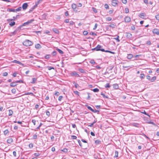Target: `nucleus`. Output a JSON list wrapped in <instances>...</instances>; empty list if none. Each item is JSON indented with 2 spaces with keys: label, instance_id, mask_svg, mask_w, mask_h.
<instances>
[{
  "label": "nucleus",
  "instance_id": "obj_9",
  "mask_svg": "<svg viewBox=\"0 0 159 159\" xmlns=\"http://www.w3.org/2000/svg\"><path fill=\"white\" fill-rule=\"evenodd\" d=\"M101 48V46L99 45H98L97 46L96 48H95V50L96 51H99L100 50Z\"/></svg>",
  "mask_w": 159,
  "mask_h": 159
},
{
  "label": "nucleus",
  "instance_id": "obj_12",
  "mask_svg": "<svg viewBox=\"0 0 159 159\" xmlns=\"http://www.w3.org/2000/svg\"><path fill=\"white\" fill-rule=\"evenodd\" d=\"M76 6H77L76 4L74 3L72 4L71 5V7L74 11H75V9H76Z\"/></svg>",
  "mask_w": 159,
  "mask_h": 159
},
{
  "label": "nucleus",
  "instance_id": "obj_13",
  "mask_svg": "<svg viewBox=\"0 0 159 159\" xmlns=\"http://www.w3.org/2000/svg\"><path fill=\"white\" fill-rule=\"evenodd\" d=\"M146 16V14L144 13H141L139 15V16L141 18H143Z\"/></svg>",
  "mask_w": 159,
  "mask_h": 159
},
{
  "label": "nucleus",
  "instance_id": "obj_15",
  "mask_svg": "<svg viewBox=\"0 0 159 159\" xmlns=\"http://www.w3.org/2000/svg\"><path fill=\"white\" fill-rule=\"evenodd\" d=\"M7 142L8 143H11L13 142V140L11 138H10L7 139Z\"/></svg>",
  "mask_w": 159,
  "mask_h": 159
},
{
  "label": "nucleus",
  "instance_id": "obj_2",
  "mask_svg": "<svg viewBox=\"0 0 159 159\" xmlns=\"http://www.w3.org/2000/svg\"><path fill=\"white\" fill-rule=\"evenodd\" d=\"M118 1L117 0H112L111 1L112 5L114 6H116L117 5Z\"/></svg>",
  "mask_w": 159,
  "mask_h": 159
},
{
  "label": "nucleus",
  "instance_id": "obj_31",
  "mask_svg": "<svg viewBox=\"0 0 159 159\" xmlns=\"http://www.w3.org/2000/svg\"><path fill=\"white\" fill-rule=\"evenodd\" d=\"M119 35H117V37L116 38H114V39L116 40L118 42H119L120 41V40L119 39Z\"/></svg>",
  "mask_w": 159,
  "mask_h": 159
},
{
  "label": "nucleus",
  "instance_id": "obj_48",
  "mask_svg": "<svg viewBox=\"0 0 159 159\" xmlns=\"http://www.w3.org/2000/svg\"><path fill=\"white\" fill-rule=\"evenodd\" d=\"M90 63L92 64H94L95 63V62L94 61V60H91L90 61Z\"/></svg>",
  "mask_w": 159,
  "mask_h": 159
},
{
  "label": "nucleus",
  "instance_id": "obj_44",
  "mask_svg": "<svg viewBox=\"0 0 159 159\" xmlns=\"http://www.w3.org/2000/svg\"><path fill=\"white\" fill-rule=\"evenodd\" d=\"M34 155L36 157H38L40 155V154L39 153H34Z\"/></svg>",
  "mask_w": 159,
  "mask_h": 159
},
{
  "label": "nucleus",
  "instance_id": "obj_4",
  "mask_svg": "<svg viewBox=\"0 0 159 159\" xmlns=\"http://www.w3.org/2000/svg\"><path fill=\"white\" fill-rule=\"evenodd\" d=\"M34 20V19H32L31 20H29V21H27V22L24 23V24H23V25L25 26L26 25H28L32 23Z\"/></svg>",
  "mask_w": 159,
  "mask_h": 159
},
{
  "label": "nucleus",
  "instance_id": "obj_58",
  "mask_svg": "<svg viewBox=\"0 0 159 159\" xmlns=\"http://www.w3.org/2000/svg\"><path fill=\"white\" fill-rule=\"evenodd\" d=\"M107 9L109 8V6L107 4H106L104 6Z\"/></svg>",
  "mask_w": 159,
  "mask_h": 159
},
{
  "label": "nucleus",
  "instance_id": "obj_19",
  "mask_svg": "<svg viewBox=\"0 0 159 159\" xmlns=\"http://www.w3.org/2000/svg\"><path fill=\"white\" fill-rule=\"evenodd\" d=\"M37 80V79L35 78H33L32 79V81L31 82V83L34 84L35 83V81Z\"/></svg>",
  "mask_w": 159,
  "mask_h": 159
},
{
  "label": "nucleus",
  "instance_id": "obj_38",
  "mask_svg": "<svg viewBox=\"0 0 159 159\" xmlns=\"http://www.w3.org/2000/svg\"><path fill=\"white\" fill-rule=\"evenodd\" d=\"M155 18L156 20L159 21V14L156 15Z\"/></svg>",
  "mask_w": 159,
  "mask_h": 159
},
{
  "label": "nucleus",
  "instance_id": "obj_3",
  "mask_svg": "<svg viewBox=\"0 0 159 159\" xmlns=\"http://www.w3.org/2000/svg\"><path fill=\"white\" fill-rule=\"evenodd\" d=\"M71 75L72 76H74L75 77H80V75L77 74L75 71H73L71 73Z\"/></svg>",
  "mask_w": 159,
  "mask_h": 159
},
{
  "label": "nucleus",
  "instance_id": "obj_21",
  "mask_svg": "<svg viewBox=\"0 0 159 159\" xmlns=\"http://www.w3.org/2000/svg\"><path fill=\"white\" fill-rule=\"evenodd\" d=\"M16 85H17V84H16V83H14V82H12L11 83V84H10V86L11 87H15V86H16Z\"/></svg>",
  "mask_w": 159,
  "mask_h": 159
},
{
  "label": "nucleus",
  "instance_id": "obj_22",
  "mask_svg": "<svg viewBox=\"0 0 159 159\" xmlns=\"http://www.w3.org/2000/svg\"><path fill=\"white\" fill-rule=\"evenodd\" d=\"M116 25L114 24H111L109 25V27L112 28H115L116 27Z\"/></svg>",
  "mask_w": 159,
  "mask_h": 159
},
{
  "label": "nucleus",
  "instance_id": "obj_5",
  "mask_svg": "<svg viewBox=\"0 0 159 159\" xmlns=\"http://www.w3.org/2000/svg\"><path fill=\"white\" fill-rule=\"evenodd\" d=\"M12 62L14 63L19 64V65H22L23 66H25L24 64H23L21 63L19 61H18L17 60H14L13 61H12Z\"/></svg>",
  "mask_w": 159,
  "mask_h": 159
},
{
  "label": "nucleus",
  "instance_id": "obj_53",
  "mask_svg": "<svg viewBox=\"0 0 159 159\" xmlns=\"http://www.w3.org/2000/svg\"><path fill=\"white\" fill-rule=\"evenodd\" d=\"M48 70H50L52 69H54V68L53 67H51V66H48Z\"/></svg>",
  "mask_w": 159,
  "mask_h": 159
},
{
  "label": "nucleus",
  "instance_id": "obj_11",
  "mask_svg": "<svg viewBox=\"0 0 159 159\" xmlns=\"http://www.w3.org/2000/svg\"><path fill=\"white\" fill-rule=\"evenodd\" d=\"M126 37L128 38H131L132 37V34H131L130 33H126Z\"/></svg>",
  "mask_w": 159,
  "mask_h": 159
},
{
  "label": "nucleus",
  "instance_id": "obj_60",
  "mask_svg": "<svg viewBox=\"0 0 159 159\" xmlns=\"http://www.w3.org/2000/svg\"><path fill=\"white\" fill-rule=\"evenodd\" d=\"M101 95H102L103 96V97L104 98H107V97L103 93H101Z\"/></svg>",
  "mask_w": 159,
  "mask_h": 159
},
{
  "label": "nucleus",
  "instance_id": "obj_34",
  "mask_svg": "<svg viewBox=\"0 0 159 159\" xmlns=\"http://www.w3.org/2000/svg\"><path fill=\"white\" fill-rule=\"evenodd\" d=\"M9 133L8 130L6 129L4 131V134L5 135H6Z\"/></svg>",
  "mask_w": 159,
  "mask_h": 159
},
{
  "label": "nucleus",
  "instance_id": "obj_35",
  "mask_svg": "<svg viewBox=\"0 0 159 159\" xmlns=\"http://www.w3.org/2000/svg\"><path fill=\"white\" fill-rule=\"evenodd\" d=\"M9 11L10 12H16L15 9L12 8L10 9H9Z\"/></svg>",
  "mask_w": 159,
  "mask_h": 159
},
{
  "label": "nucleus",
  "instance_id": "obj_37",
  "mask_svg": "<svg viewBox=\"0 0 159 159\" xmlns=\"http://www.w3.org/2000/svg\"><path fill=\"white\" fill-rule=\"evenodd\" d=\"M17 31L16 30L14 31L13 32L11 33V34L10 35L11 36L15 35Z\"/></svg>",
  "mask_w": 159,
  "mask_h": 159
},
{
  "label": "nucleus",
  "instance_id": "obj_54",
  "mask_svg": "<svg viewBox=\"0 0 159 159\" xmlns=\"http://www.w3.org/2000/svg\"><path fill=\"white\" fill-rule=\"evenodd\" d=\"M92 112L94 113H97V112H99V111L97 110H93V111H92Z\"/></svg>",
  "mask_w": 159,
  "mask_h": 159
},
{
  "label": "nucleus",
  "instance_id": "obj_32",
  "mask_svg": "<svg viewBox=\"0 0 159 159\" xmlns=\"http://www.w3.org/2000/svg\"><path fill=\"white\" fill-rule=\"evenodd\" d=\"M113 86L114 88L115 89H117L118 88V86L116 84H114L113 85Z\"/></svg>",
  "mask_w": 159,
  "mask_h": 159
},
{
  "label": "nucleus",
  "instance_id": "obj_59",
  "mask_svg": "<svg viewBox=\"0 0 159 159\" xmlns=\"http://www.w3.org/2000/svg\"><path fill=\"white\" fill-rule=\"evenodd\" d=\"M106 88H109L110 87V86L109 83H107L106 84L105 86Z\"/></svg>",
  "mask_w": 159,
  "mask_h": 159
},
{
  "label": "nucleus",
  "instance_id": "obj_36",
  "mask_svg": "<svg viewBox=\"0 0 159 159\" xmlns=\"http://www.w3.org/2000/svg\"><path fill=\"white\" fill-rule=\"evenodd\" d=\"M99 89L97 88L94 89H93V91L94 92H97L99 91Z\"/></svg>",
  "mask_w": 159,
  "mask_h": 159
},
{
  "label": "nucleus",
  "instance_id": "obj_23",
  "mask_svg": "<svg viewBox=\"0 0 159 159\" xmlns=\"http://www.w3.org/2000/svg\"><path fill=\"white\" fill-rule=\"evenodd\" d=\"M57 50L61 54H63V52L61 50L58 48H57Z\"/></svg>",
  "mask_w": 159,
  "mask_h": 159
},
{
  "label": "nucleus",
  "instance_id": "obj_20",
  "mask_svg": "<svg viewBox=\"0 0 159 159\" xmlns=\"http://www.w3.org/2000/svg\"><path fill=\"white\" fill-rule=\"evenodd\" d=\"M53 31L56 33L58 34L59 33V31L58 30L55 28H53Z\"/></svg>",
  "mask_w": 159,
  "mask_h": 159
},
{
  "label": "nucleus",
  "instance_id": "obj_52",
  "mask_svg": "<svg viewBox=\"0 0 159 159\" xmlns=\"http://www.w3.org/2000/svg\"><path fill=\"white\" fill-rule=\"evenodd\" d=\"M43 0H39L36 3L38 4L39 5V3L41 2Z\"/></svg>",
  "mask_w": 159,
  "mask_h": 159
},
{
  "label": "nucleus",
  "instance_id": "obj_18",
  "mask_svg": "<svg viewBox=\"0 0 159 159\" xmlns=\"http://www.w3.org/2000/svg\"><path fill=\"white\" fill-rule=\"evenodd\" d=\"M97 122L96 120H95L93 122L91 123L90 125H88V126L92 127L93 126V125Z\"/></svg>",
  "mask_w": 159,
  "mask_h": 159
},
{
  "label": "nucleus",
  "instance_id": "obj_26",
  "mask_svg": "<svg viewBox=\"0 0 159 159\" xmlns=\"http://www.w3.org/2000/svg\"><path fill=\"white\" fill-rule=\"evenodd\" d=\"M22 8L21 7H19L18 8L15 9L16 12L20 11L21 10Z\"/></svg>",
  "mask_w": 159,
  "mask_h": 159
},
{
  "label": "nucleus",
  "instance_id": "obj_49",
  "mask_svg": "<svg viewBox=\"0 0 159 159\" xmlns=\"http://www.w3.org/2000/svg\"><path fill=\"white\" fill-rule=\"evenodd\" d=\"M29 146L30 148H32L33 147V145L32 143H30Z\"/></svg>",
  "mask_w": 159,
  "mask_h": 159
},
{
  "label": "nucleus",
  "instance_id": "obj_42",
  "mask_svg": "<svg viewBox=\"0 0 159 159\" xmlns=\"http://www.w3.org/2000/svg\"><path fill=\"white\" fill-rule=\"evenodd\" d=\"M132 125L134 126L138 127L139 125V124L137 123H133L132 124Z\"/></svg>",
  "mask_w": 159,
  "mask_h": 159
},
{
  "label": "nucleus",
  "instance_id": "obj_25",
  "mask_svg": "<svg viewBox=\"0 0 159 159\" xmlns=\"http://www.w3.org/2000/svg\"><path fill=\"white\" fill-rule=\"evenodd\" d=\"M156 80V76H153L151 79V81L152 82H153L154 81Z\"/></svg>",
  "mask_w": 159,
  "mask_h": 159
},
{
  "label": "nucleus",
  "instance_id": "obj_16",
  "mask_svg": "<svg viewBox=\"0 0 159 159\" xmlns=\"http://www.w3.org/2000/svg\"><path fill=\"white\" fill-rule=\"evenodd\" d=\"M13 113V111L12 110H9V113H8L9 116H11L12 115Z\"/></svg>",
  "mask_w": 159,
  "mask_h": 159
},
{
  "label": "nucleus",
  "instance_id": "obj_6",
  "mask_svg": "<svg viewBox=\"0 0 159 159\" xmlns=\"http://www.w3.org/2000/svg\"><path fill=\"white\" fill-rule=\"evenodd\" d=\"M131 18L128 16H127L125 17L124 19V20L126 22H129L130 21Z\"/></svg>",
  "mask_w": 159,
  "mask_h": 159
},
{
  "label": "nucleus",
  "instance_id": "obj_40",
  "mask_svg": "<svg viewBox=\"0 0 159 159\" xmlns=\"http://www.w3.org/2000/svg\"><path fill=\"white\" fill-rule=\"evenodd\" d=\"M88 34V32L87 31H84V32H83V34L84 35H87Z\"/></svg>",
  "mask_w": 159,
  "mask_h": 159
},
{
  "label": "nucleus",
  "instance_id": "obj_57",
  "mask_svg": "<svg viewBox=\"0 0 159 159\" xmlns=\"http://www.w3.org/2000/svg\"><path fill=\"white\" fill-rule=\"evenodd\" d=\"M46 114L47 116H49L50 115V112H49V111H47L46 112Z\"/></svg>",
  "mask_w": 159,
  "mask_h": 159
},
{
  "label": "nucleus",
  "instance_id": "obj_46",
  "mask_svg": "<svg viewBox=\"0 0 159 159\" xmlns=\"http://www.w3.org/2000/svg\"><path fill=\"white\" fill-rule=\"evenodd\" d=\"M63 98V97L62 96H59L58 100L59 101H61Z\"/></svg>",
  "mask_w": 159,
  "mask_h": 159
},
{
  "label": "nucleus",
  "instance_id": "obj_39",
  "mask_svg": "<svg viewBox=\"0 0 159 159\" xmlns=\"http://www.w3.org/2000/svg\"><path fill=\"white\" fill-rule=\"evenodd\" d=\"M144 75L143 74H140V77L141 79H143L144 78Z\"/></svg>",
  "mask_w": 159,
  "mask_h": 159
},
{
  "label": "nucleus",
  "instance_id": "obj_24",
  "mask_svg": "<svg viewBox=\"0 0 159 159\" xmlns=\"http://www.w3.org/2000/svg\"><path fill=\"white\" fill-rule=\"evenodd\" d=\"M15 24V22L14 21L11 22L9 23V25L11 26H13Z\"/></svg>",
  "mask_w": 159,
  "mask_h": 159
},
{
  "label": "nucleus",
  "instance_id": "obj_27",
  "mask_svg": "<svg viewBox=\"0 0 159 159\" xmlns=\"http://www.w3.org/2000/svg\"><path fill=\"white\" fill-rule=\"evenodd\" d=\"M86 106L87 107L88 109L92 111H93V109L90 107L88 106L87 105H86Z\"/></svg>",
  "mask_w": 159,
  "mask_h": 159
},
{
  "label": "nucleus",
  "instance_id": "obj_7",
  "mask_svg": "<svg viewBox=\"0 0 159 159\" xmlns=\"http://www.w3.org/2000/svg\"><path fill=\"white\" fill-rule=\"evenodd\" d=\"M28 6V5L27 3H25L22 6V8L23 10H25L27 9Z\"/></svg>",
  "mask_w": 159,
  "mask_h": 159
},
{
  "label": "nucleus",
  "instance_id": "obj_33",
  "mask_svg": "<svg viewBox=\"0 0 159 159\" xmlns=\"http://www.w3.org/2000/svg\"><path fill=\"white\" fill-rule=\"evenodd\" d=\"M57 52L56 51H54L52 52V56H54L57 54Z\"/></svg>",
  "mask_w": 159,
  "mask_h": 159
},
{
  "label": "nucleus",
  "instance_id": "obj_1",
  "mask_svg": "<svg viewBox=\"0 0 159 159\" xmlns=\"http://www.w3.org/2000/svg\"><path fill=\"white\" fill-rule=\"evenodd\" d=\"M23 44L26 46H29L32 45L33 44V43L29 40H26L23 42Z\"/></svg>",
  "mask_w": 159,
  "mask_h": 159
},
{
  "label": "nucleus",
  "instance_id": "obj_28",
  "mask_svg": "<svg viewBox=\"0 0 159 159\" xmlns=\"http://www.w3.org/2000/svg\"><path fill=\"white\" fill-rule=\"evenodd\" d=\"M125 12L126 13H128L129 12V10L128 8H125Z\"/></svg>",
  "mask_w": 159,
  "mask_h": 159
},
{
  "label": "nucleus",
  "instance_id": "obj_64",
  "mask_svg": "<svg viewBox=\"0 0 159 159\" xmlns=\"http://www.w3.org/2000/svg\"><path fill=\"white\" fill-rule=\"evenodd\" d=\"M65 15L66 16H68L69 15L68 12L66 11L65 13Z\"/></svg>",
  "mask_w": 159,
  "mask_h": 159
},
{
  "label": "nucleus",
  "instance_id": "obj_47",
  "mask_svg": "<svg viewBox=\"0 0 159 159\" xmlns=\"http://www.w3.org/2000/svg\"><path fill=\"white\" fill-rule=\"evenodd\" d=\"M50 55H47L46 56H45V58L46 59H48V58H50Z\"/></svg>",
  "mask_w": 159,
  "mask_h": 159
},
{
  "label": "nucleus",
  "instance_id": "obj_45",
  "mask_svg": "<svg viewBox=\"0 0 159 159\" xmlns=\"http://www.w3.org/2000/svg\"><path fill=\"white\" fill-rule=\"evenodd\" d=\"M71 138L74 139H77V137L75 135H72L71 136Z\"/></svg>",
  "mask_w": 159,
  "mask_h": 159
},
{
  "label": "nucleus",
  "instance_id": "obj_51",
  "mask_svg": "<svg viewBox=\"0 0 159 159\" xmlns=\"http://www.w3.org/2000/svg\"><path fill=\"white\" fill-rule=\"evenodd\" d=\"M16 92V89H13L11 90V92L13 93H15Z\"/></svg>",
  "mask_w": 159,
  "mask_h": 159
},
{
  "label": "nucleus",
  "instance_id": "obj_8",
  "mask_svg": "<svg viewBox=\"0 0 159 159\" xmlns=\"http://www.w3.org/2000/svg\"><path fill=\"white\" fill-rule=\"evenodd\" d=\"M152 32L154 34L157 35L159 34V30L157 29H154L153 30Z\"/></svg>",
  "mask_w": 159,
  "mask_h": 159
},
{
  "label": "nucleus",
  "instance_id": "obj_29",
  "mask_svg": "<svg viewBox=\"0 0 159 159\" xmlns=\"http://www.w3.org/2000/svg\"><path fill=\"white\" fill-rule=\"evenodd\" d=\"M118 151H116L115 152V155L114 157H117L118 156Z\"/></svg>",
  "mask_w": 159,
  "mask_h": 159
},
{
  "label": "nucleus",
  "instance_id": "obj_30",
  "mask_svg": "<svg viewBox=\"0 0 159 159\" xmlns=\"http://www.w3.org/2000/svg\"><path fill=\"white\" fill-rule=\"evenodd\" d=\"M79 70L81 73H85V71H84V70L82 69H81V68L79 69Z\"/></svg>",
  "mask_w": 159,
  "mask_h": 159
},
{
  "label": "nucleus",
  "instance_id": "obj_62",
  "mask_svg": "<svg viewBox=\"0 0 159 159\" xmlns=\"http://www.w3.org/2000/svg\"><path fill=\"white\" fill-rule=\"evenodd\" d=\"M32 122L34 124V125H35L36 120H32Z\"/></svg>",
  "mask_w": 159,
  "mask_h": 159
},
{
  "label": "nucleus",
  "instance_id": "obj_41",
  "mask_svg": "<svg viewBox=\"0 0 159 159\" xmlns=\"http://www.w3.org/2000/svg\"><path fill=\"white\" fill-rule=\"evenodd\" d=\"M106 19L107 21H110L112 20V18L110 17H107L106 18Z\"/></svg>",
  "mask_w": 159,
  "mask_h": 159
},
{
  "label": "nucleus",
  "instance_id": "obj_56",
  "mask_svg": "<svg viewBox=\"0 0 159 159\" xmlns=\"http://www.w3.org/2000/svg\"><path fill=\"white\" fill-rule=\"evenodd\" d=\"M98 26V24H95V25L94 27L93 28V30H95L96 29L97 27Z\"/></svg>",
  "mask_w": 159,
  "mask_h": 159
},
{
  "label": "nucleus",
  "instance_id": "obj_63",
  "mask_svg": "<svg viewBox=\"0 0 159 159\" xmlns=\"http://www.w3.org/2000/svg\"><path fill=\"white\" fill-rule=\"evenodd\" d=\"M93 11L94 12H95V13H97V10L94 8L93 7Z\"/></svg>",
  "mask_w": 159,
  "mask_h": 159
},
{
  "label": "nucleus",
  "instance_id": "obj_43",
  "mask_svg": "<svg viewBox=\"0 0 159 159\" xmlns=\"http://www.w3.org/2000/svg\"><path fill=\"white\" fill-rule=\"evenodd\" d=\"M74 92L75 94H76L77 95H79V92L78 91H74Z\"/></svg>",
  "mask_w": 159,
  "mask_h": 159
},
{
  "label": "nucleus",
  "instance_id": "obj_61",
  "mask_svg": "<svg viewBox=\"0 0 159 159\" xmlns=\"http://www.w3.org/2000/svg\"><path fill=\"white\" fill-rule=\"evenodd\" d=\"M37 138V135L36 134H34L33 136V138L34 139H36Z\"/></svg>",
  "mask_w": 159,
  "mask_h": 159
},
{
  "label": "nucleus",
  "instance_id": "obj_55",
  "mask_svg": "<svg viewBox=\"0 0 159 159\" xmlns=\"http://www.w3.org/2000/svg\"><path fill=\"white\" fill-rule=\"evenodd\" d=\"M8 73L7 72H5L3 74V76H6L7 75Z\"/></svg>",
  "mask_w": 159,
  "mask_h": 159
},
{
  "label": "nucleus",
  "instance_id": "obj_50",
  "mask_svg": "<svg viewBox=\"0 0 159 159\" xmlns=\"http://www.w3.org/2000/svg\"><path fill=\"white\" fill-rule=\"evenodd\" d=\"M121 1L122 3L125 4H126L127 3V0H121Z\"/></svg>",
  "mask_w": 159,
  "mask_h": 159
},
{
  "label": "nucleus",
  "instance_id": "obj_17",
  "mask_svg": "<svg viewBox=\"0 0 159 159\" xmlns=\"http://www.w3.org/2000/svg\"><path fill=\"white\" fill-rule=\"evenodd\" d=\"M30 94H31L32 95L34 96H35V95H34L33 93L32 92H28V93H25V94H24V95H30Z\"/></svg>",
  "mask_w": 159,
  "mask_h": 159
},
{
  "label": "nucleus",
  "instance_id": "obj_14",
  "mask_svg": "<svg viewBox=\"0 0 159 159\" xmlns=\"http://www.w3.org/2000/svg\"><path fill=\"white\" fill-rule=\"evenodd\" d=\"M35 48L37 49H39L41 48V46L39 44H37L35 45Z\"/></svg>",
  "mask_w": 159,
  "mask_h": 159
},
{
  "label": "nucleus",
  "instance_id": "obj_10",
  "mask_svg": "<svg viewBox=\"0 0 159 159\" xmlns=\"http://www.w3.org/2000/svg\"><path fill=\"white\" fill-rule=\"evenodd\" d=\"M133 57V55L131 54H128L127 57V58L129 59H131Z\"/></svg>",
  "mask_w": 159,
  "mask_h": 159
}]
</instances>
